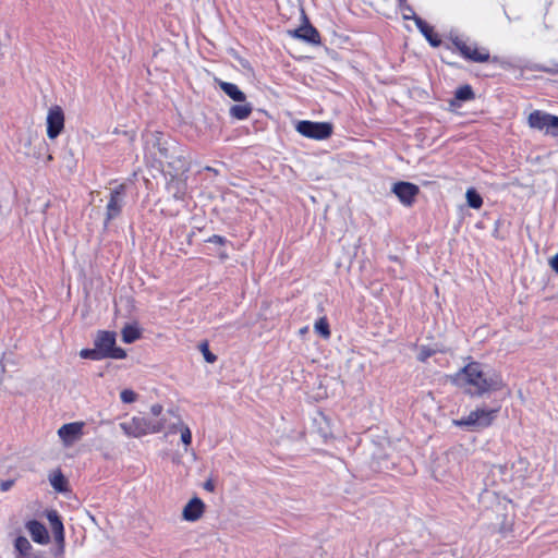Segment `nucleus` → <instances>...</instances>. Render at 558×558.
I'll return each instance as SVG.
<instances>
[{
	"label": "nucleus",
	"mask_w": 558,
	"mask_h": 558,
	"mask_svg": "<svg viewBox=\"0 0 558 558\" xmlns=\"http://www.w3.org/2000/svg\"><path fill=\"white\" fill-rule=\"evenodd\" d=\"M174 427H177L178 433L180 434L184 451L187 452L192 445V432L190 427L180 417H178Z\"/></svg>",
	"instance_id": "nucleus-21"
},
{
	"label": "nucleus",
	"mask_w": 558,
	"mask_h": 558,
	"mask_svg": "<svg viewBox=\"0 0 558 558\" xmlns=\"http://www.w3.org/2000/svg\"><path fill=\"white\" fill-rule=\"evenodd\" d=\"M531 129L544 131L551 136H558V117L542 110H534L527 117Z\"/></svg>",
	"instance_id": "nucleus-9"
},
{
	"label": "nucleus",
	"mask_w": 558,
	"mask_h": 558,
	"mask_svg": "<svg viewBox=\"0 0 558 558\" xmlns=\"http://www.w3.org/2000/svg\"><path fill=\"white\" fill-rule=\"evenodd\" d=\"M146 154L150 155L160 165L163 162H169L170 158V146L169 141L165 137L163 133L160 131H155L150 134L149 140L146 142L145 146Z\"/></svg>",
	"instance_id": "nucleus-8"
},
{
	"label": "nucleus",
	"mask_w": 558,
	"mask_h": 558,
	"mask_svg": "<svg viewBox=\"0 0 558 558\" xmlns=\"http://www.w3.org/2000/svg\"><path fill=\"white\" fill-rule=\"evenodd\" d=\"M307 330H308V328H307V327H304V328H302V329L300 330V333H301V335H304V333H306V332H307Z\"/></svg>",
	"instance_id": "nucleus-39"
},
{
	"label": "nucleus",
	"mask_w": 558,
	"mask_h": 558,
	"mask_svg": "<svg viewBox=\"0 0 558 558\" xmlns=\"http://www.w3.org/2000/svg\"><path fill=\"white\" fill-rule=\"evenodd\" d=\"M202 242H215V243H219L221 244L222 243V238L218 236V235H214L213 238L208 236V238H205L203 240H201Z\"/></svg>",
	"instance_id": "nucleus-33"
},
{
	"label": "nucleus",
	"mask_w": 558,
	"mask_h": 558,
	"mask_svg": "<svg viewBox=\"0 0 558 558\" xmlns=\"http://www.w3.org/2000/svg\"><path fill=\"white\" fill-rule=\"evenodd\" d=\"M201 351L203 352L206 362L214 363L217 360L216 355L209 351L207 343H203L201 345Z\"/></svg>",
	"instance_id": "nucleus-30"
},
{
	"label": "nucleus",
	"mask_w": 558,
	"mask_h": 558,
	"mask_svg": "<svg viewBox=\"0 0 558 558\" xmlns=\"http://www.w3.org/2000/svg\"><path fill=\"white\" fill-rule=\"evenodd\" d=\"M64 129V112L58 105L52 106L47 114V136L50 140L57 138Z\"/></svg>",
	"instance_id": "nucleus-12"
},
{
	"label": "nucleus",
	"mask_w": 558,
	"mask_h": 558,
	"mask_svg": "<svg viewBox=\"0 0 558 558\" xmlns=\"http://www.w3.org/2000/svg\"><path fill=\"white\" fill-rule=\"evenodd\" d=\"M215 82L220 87V89L232 100L238 102H244L246 100V95L238 87V85L221 81L219 78H215Z\"/></svg>",
	"instance_id": "nucleus-19"
},
{
	"label": "nucleus",
	"mask_w": 558,
	"mask_h": 558,
	"mask_svg": "<svg viewBox=\"0 0 558 558\" xmlns=\"http://www.w3.org/2000/svg\"><path fill=\"white\" fill-rule=\"evenodd\" d=\"M15 558H40L39 554L33 550V546L25 536H19L14 542Z\"/></svg>",
	"instance_id": "nucleus-18"
},
{
	"label": "nucleus",
	"mask_w": 558,
	"mask_h": 558,
	"mask_svg": "<svg viewBox=\"0 0 558 558\" xmlns=\"http://www.w3.org/2000/svg\"><path fill=\"white\" fill-rule=\"evenodd\" d=\"M163 407L154 403L149 408L148 416H133L119 424L122 432L133 438H141L150 434H158L165 428L166 420L162 417Z\"/></svg>",
	"instance_id": "nucleus-2"
},
{
	"label": "nucleus",
	"mask_w": 558,
	"mask_h": 558,
	"mask_svg": "<svg viewBox=\"0 0 558 558\" xmlns=\"http://www.w3.org/2000/svg\"><path fill=\"white\" fill-rule=\"evenodd\" d=\"M193 236H194V232H190L187 234V238H186L187 244H193V242H194Z\"/></svg>",
	"instance_id": "nucleus-36"
},
{
	"label": "nucleus",
	"mask_w": 558,
	"mask_h": 558,
	"mask_svg": "<svg viewBox=\"0 0 558 558\" xmlns=\"http://www.w3.org/2000/svg\"><path fill=\"white\" fill-rule=\"evenodd\" d=\"M450 45L447 48L452 52L459 53L464 60L473 63H499L500 59L497 56H490L488 48L478 46L470 38L458 34H450L448 36Z\"/></svg>",
	"instance_id": "nucleus-3"
},
{
	"label": "nucleus",
	"mask_w": 558,
	"mask_h": 558,
	"mask_svg": "<svg viewBox=\"0 0 558 558\" xmlns=\"http://www.w3.org/2000/svg\"><path fill=\"white\" fill-rule=\"evenodd\" d=\"M205 504L198 497L191 498L182 509V520L186 522L198 521L205 512Z\"/></svg>",
	"instance_id": "nucleus-15"
},
{
	"label": "nucleus",
	"mask_w": 558,
	"mask_h": 558,
	"mask_svg": "<svg viewBox=\"0 0 558 558\" xmlns=\"http://www.w3.org/2000/svg\"><path fill=\"white\" fill-rule=\"evenodd\" d=\"M498 413V409H488L485 407L476 408L471 411L469 415L462 417L460 420H454L453 425L459 427H469V428H485L492 425L494 420L496 418Z\"/></svg>",
	"instance_id": "nucleus-5"
},
{
	"label": "nucleus",
	"mask_w": 558,
	"mask_h": 558,
	"mask_svg": "<svg viewBox=\"0 0 558 558\" xmlns=\"http://www.w3.org/2000/svg\"><path fill=\"white\" fill-rule=\"evenodd\" d=\"M26 529L35 543L45 545L49 543V534L46 526L36 521L32 520L26 523Z\"/></svg>",
	"instance_id": "nucleus-16"
},
{
	"label": "nucleus",
	"mask_w": 558,
	"mask_h": 558,
	"mask_svg": "<svg viewBox=\"0 0 558 558\" xmlns=\"http://www.w3.org/2000/svg\"><path fill=\"white\" fill-rule=\"evenodd\" d=\"M461 386H470L473 393L482 396L487 392L498 391L505 387L501 375L494 371L485 372L481 364L469 363L459 371L453 378Z\"/></svg>",
	"instance_id": "nucleus-1"
},
{
	"label": "nucleus",
	"mask_w": 558,
	"mask_h": 558,
	"mask_svg": "<svg viewBox=\"0 0 558 558\" xmlns=\"http://www.w3.org/2000/svg\"><path fill=\"white\" fill-rule=\"evenodd\" d=\"M11 487V482H3L1 484L2 490H8Z\"/></svg>",
	"instance_id": "nucleus-35"
},
{
	"label": "nucleus",
	"mask_w": 558,
	"mask_h": 558,
	"mask_svg": "<svg viewBox=\"0 0 558 558\" xmlns=\"http://www.w3.org/2000/svg\"><path fill=\"white\" fill-rule=\"evenodd\" d=\"M314 330L320 335L324 339H328L330 337L329 324L326 317H320L314 324Z\"/></svg>",
	"instance_id": "nucleus-26"
},
{
	"label": "nucleus",
	"mask_w": 558,
	"mask_h": 558,
	"mask_svg": "<svg viewBox=\"0 0 558 558\" xmlns=\"http://www.w3.org/2000/svg\"><path fill=\"white\" fill-rule=\"evenodd\" d=\"M48 519L51 523L52 530L56 534V538L60 542H63L64 535H63V524L58 517L56 511H51L48 513Z\"/></svg>",
	"instance_id": "nucleus-23"
},
{
	"label": "nucleus",
	"mask_w": 558,
	"mask_h": 558,
	"mask_svg": "<svg viewBox=\"0 0 558 558\" xmlns=\"http://www.w3.org/2000/svg\"><path fill=\"white\" fill-rule=\"evenodd\" d=\"M80 356L82 359H89L93 361H99L102 360L104 356L100 354L98 349L95 347L94 349H83L80 351Z\"/></svg>",
	"instance_id": "nucleus-28"
},
{
	"label": "nucleus",
	"mask_w": 558,
	"mask_h": 558,
	"mask_svg": "<svg viewBox=\"0 0 558 558\" xmlns=\"http://www.w3.org/2000/svg\"><path fill=\"white\" fill-rule=\"evenodd\" d=\"M253 111V107L250 102H241L239 105H233L229 109V114L231 118L236 120H245L247 119Z\"/></svg>",
	"instance_id": "nucleus-20"
},
{
	"label": "nucleus",
	"mask_w": 558,
	"mask_h": 558,
	"mask_svg": "<svg viewBox=\"0 0 558 558\" xmlns=\"http://www.w3.org/2000/svg\"><path fill=\"white\" fill-rule=\"evenodd\" d=\"M205 488L211 492L214 489V485L211 483H206Z\"/></svg>",
	"instance_id": "nucleus-37"
},
{
	"label": "nucleus",
	"mask_w": 558,
	"mask_h": 558,
	"mask_svg": "<svg viewBox=\"0 0 558 558\" xmlns=\"http://www.w3.org/2000/svg\"><path fill=\"white\" fill-rule=\"evenodd\" d=\"M549 265L558 274V254L551 257Z\"/></svg>",
	"instance_id": "nucleus-32"
},
{
	"label": "nucleus",
	"mask_w": 558,
	"mask_h": 558,
	"mask_svg": "<svg viewBox=\"0 0 558 558\" xmlns=\"http://www.w3.org/2000/svg\"><path fill=\"white\" fill-rule=\"evenodd\" d=\"M125 191L126 186L123 183L111 190L109 201L106 206V225L121 215L124 205Z\"/></svg>",
	"instance_id": "nucleus-11"
},
{
	"label": "nucleus",
	"mask_w": 558,
	"mask_h": 558,
	"mask_svg": "<svg viewBox=\"0 0 558 558\" xmlns=\"http://www.w3.org/2000/svg\"><path fill=\"white\" fill-rule=\"evenodd\" d=\"M475 98V94L471 85L465 84L457 88L454 99L458 101H469Z\"/></svg>",
	"instance_id": "nucleus-24"
},
{
	"label": "nucleus",
	"mask_w": 558,
	"mask_h": 558,
	"mask_svg": "<svg viewBox=\"0 0 558 558\" xmlns=\"http://www.w3.org/2000/svg\"><path fill=\"white\" fill-rule=\"evenodd\" d=\"M50 484L56 490L63 492L65 490L66 481L64 476L58 472L50 477Z\"/></svg>",
	"instance_id": "nucleus-27"
},
{
	"label": "nucleus",
	"mask_w": 558,
	"mask_h": 558,
	"mask_svg": "<svg viewBox=\"0 0 558 558\" xmlns=\"http://www.w3.org/2000/svg\"><path fill=\"white\" fill-rule=\"evenodd\" d=\"M121 335L123 342L133 343L141 338L142 330L137 324H129L123 327Z\"/></svg>",
	"instance_id": "nucleus-22"
},
{
	"label": "nucleus",
	"mask_w": 558,
	"mask_h": 558,
	"mask_svg": "<svg viewBox=\"0 0 558 558\" xmlns=\"http://www.w3.org/2000/svg\"><path fill=\"white\" fill-rule=\"evenodd\" d=\"M407 0H398V3L400 5V8H403V5L405 4Z\"/></svg>",
	"instance_id": "nucleus-38"
},
{
	"label": "nucleus",
	"mask_w": 558,
	"mask_h": 558,
	"mask_svg": "<svg viewBox=\"0 0 558 558\" xmlns=\"http://www.w3.org/2000/svg\"><path fill=\"white\" fill-rule=\"evenodd\" d=\"M414 22L430 46L439 47L441 45L440 36L435 32L433 26L418 16L414 17Z\"/></svg>",
	"instance_id": "nucleus-17"
},
{
	"label": "nucleus",
	"mask_w": 558,
	"mask_h": 558,
	"mask_svg": "<svg viewBox=\"0 0 558 558\" xmlns=\"http://www.w3.org/2000/svg\"><path fill=\"white\" fill-rule=\"evenodd\" d=\"M85 423L82 421L63 424L59 427L57 434L64 448H70L84 436Z\"/></svg>",
	"instance_id": "nucleus-10"
},
{
	"label": "nucleus",
	"mask_w": 558,
	"mask_h": 558,
	"mask_svg": "<svg viewBox=\"0 0 558 558\" xmlns=\"http://www.w3.org/2000/svg\"><path fill=\"white\" fill-rule=\"evenodd\" d=\"M94 344L104 359L122 360L126 356L125 350L116 347V333L113 331H98Z\"/></svg>",
	"instance_id": "nucleus-6"
},
{
	"label": "nucleus",
	"mask_w": 558,
	"mask_h": 558,
	"mask_svg": "<svg viewBox=\"0 0 558 558\" xmlns=\"http://www.w3.org/2000/svg\"><path fill=\"white\" fill-rule=\"evenodd\" d=\"M295 130L304 137L324 141L331 136L333 126L330 122L302 120L298 122Z\"/></svg>",
	"instance_id": "nucleus-7"
},
{
	"label": "nucleus",
	"mask_w": 558,
	"mask_h": 558,
	"mask_svg": "<svg viewBox=\"0 0 558 558\" xmlns=\"http://www.w3.org/2000/svg\"><path fill=\"white\" fill-rule=\"evenodd\" d=\"M174 426H175V422L169 426V430H168L169 434L178 433V429Z\"/></svg>",
	"instance_id": "nucleus-34"
},
{
	"label": "nucleus",
	"mask_w": 558,
	"mask_h": 558,
	"mask_svg": "<svg viewBox=\"0 0 558 558\" xmlns=\"http://www.w3.org/2000/svg\"><path fill=\"white\" fill-rule=\"evenodd\" d=\"M465 196L466 203L471 208L480 209L482 207L483 198L474 189H469Z\"/></svg>",
	"instance_id": "nucleus-25"
},
{
	"label": "nucleus",
	"mask_w": 558,
	"mask_h": 558,
	"mask_svg": "<svg viewBox=\"0 0 558 558\" xmlns=\"http://www.w3.org/2000/svg\"><path fill=\"white\" fill-rule=\"evenodd\" d=\"M392 192L404 206H412L420 193V187L411 182L399 181L392 185Z\"/></svg>",
	"instance_id": "nucleus-13"
},
{
	"label": "nucleus",
	"mask_w": 558,
	"mask_h": 558,
	"mask_svg": "<svg viewBox=\"0 0 558 558\" xmlns=\"http://www.w3.org/2000/svg\"><path fill=\"white\" fill-rule=\"evenodd\" d=\"M432 355V352L425 348H423L418 354V360L424 362Z\"/></svg>",
	"instance_id": "nucleus-31"
},
{
	"label": "nucleus",
	"mask_w": 558,
	"mask_h": 558,
	"mask_svg": "<svg viewBox=\"0 0 558 558\" xmlns=\"http://www.w3.org/2000/svg\"><path fill=\"white\" fill-rule=\"evenodd\" d=\"M289 35L293 38L304 40L310 44H320L319 32L310 23L307 16L303 13V23L295 29L289 31Z\"/></svg>",
	"instance_id": "nucleus-14"
},
{
	"label": "nucleus",
	"mask_w": 558,
	"mask_h": 558,
	"mask_svg": "<svg viewBox=\"0 0 558 558\" xmlns=\"http://www.w3.org/2000/svg\"><path fill=\"white\" fill-rule=\"evenodd\" d=\"M120 399L123 403H133L137 400V393L132 389H123Z\"/></svg>",
	"instance_id": "nucleus-29"
},
{
	"label": "nucleus",
	"mask_w": 558,
	"mask_h": 558,
	"mask_svg": "<svg viewBox=\"0 0 558 558\" xmlns=\"http://www.w3.org/2000/svg\"><path fill=\"white\" fill-rule=\"evenodd\" d=\"M190 165L184 157H175L168 162L166 175L169 178L166 182L167 192L175 199H184L187 194V172Z\"/></svg>",
	"instance_id": "nucleus-4"
}]
</instances>
